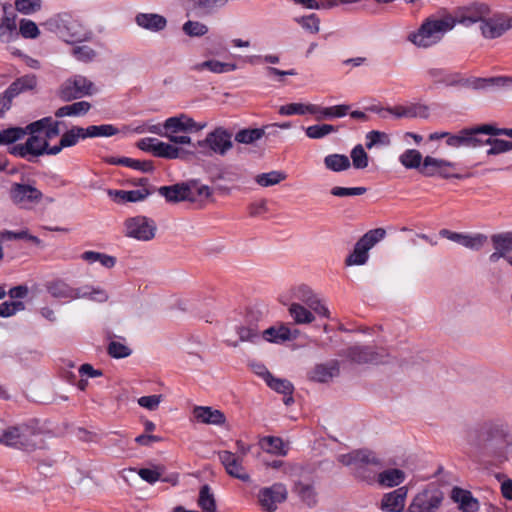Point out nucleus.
Masks as SVG:
<instances>
[{
	"mask_svg": "<svg viewBox=\"0 0 512 512\" xmlns=\"http://www.w3.org/2000/svg\"><path fill=\"white\" fill-rule=\"evenodd\" d=\"M47 139L40 138L38 135L29 136L25 143L15 144L8 148V152L16 157L23 158L28 162L34 163L39 156L45 155Z\"/></svg>",
	"mask_w": 512,
	"mask_h": 512,
	"instance_id": "11",
	"label": "nucleus"
},
{
	"mask_svg": "<svg viewBox=\"0 0 512 512\" xmlns=\"http://www.w3.org/2000/svg\"><path fill=\"white\" fill-rule=\"evenodd\" d=\"M36 85L37 79L33 74L17 78L3 93L0 94V105L9 110L15 97L26 91L33 90Z\"/></svg>",
	"mask_w": 512,
	"mask_h": 512,
	"instance_id": "18",
	"label": "nucleus"
},
{
	"mask_svg": "<svg viewBox=\"0 0 512 512\" xmlns=\"http://www.w3.org/2000/svg\"><path fill=\"white\" fill-rule=\"evenodd\" d=\"M443 499V492L430 485L414 496L406 512H435Z\"/></svg>",
	"mask_w": 512,
	"mask_h": 512,
	"instance_id": "9",
	"label": "nucleus"
},
{
	"mask_svg": "<svg viewBox=\"0 0 512 512\" xmlns=\"http://www.w3.org/2000/svg\"><path fill=\"white\" fill-rule=\"evenodd\" d=\"M467 455L476 461L507 460L512 450V427L501 421H488L467 433Z\"/></svg>",
	"mask_w": 512,
	"mask_h": 512,
	"instance_id": "1",
	"label": "nucleus"
},
{
	"mask_svg": "<svg viewBox=\"0 0 512 512\" xmlns=\"http://www.w3.org/2000/svg\"><path fill=\"white\" fill-rule=\"evenodd\" d=\"M24 137L25 132L22 130V127H9L2 129L0 130V146L14 144Z\"/></svg>",
	"mask_w": 512,
	"mask_h": 512,
	"instance_id": "56",
	"label": "nucleus"
},
{
	"mask_svg": "<svg viewBox=\"0 0 512 512\" xmlns=\"http://www.w3.org/2000/svg\"><path fill=\"white\" fill-rule=\"evenodd\" d=\"M186 187L189 190L187 191V201L189 202L203 203L212 195V190L209 186L195 180L186 182Z\"/></svg>",
	"mask_w": 512,
	"mask_h": 512,
	"instance_id": "34",
	"label": "nucleus"
},
{
	"mask_svg": "<svg viewBox=\"0 0 512 512\" xmlns=\"http://www.w3.org/2000/svg\"><path fill=\"white\" fill-rule=\"evenodd\" d=\"M455 163L437 159L431 156H426L423 159V164L420 172L428 177L440 176L442 178H460V175L454 172Z\"/></svg>",
	"mask_w": 512,
	"mask_h": 512,
	"instance_id": "20",
	"label": "nucleus"
},
{
	"mask_svg": "<svg viewBox=\"0 0 512 512\" xmlns=\"http://www.w3.org/2000/svg\"><path fill=\"white\" fill-rule=\"evenodd\" d=\"M455 27L452 15H432L426 18L420 27L408 35V40L420 48H429L439 43L444 35Z\"/></svg>",
	"mask_w": 512,
	"mask_h": 512,
	"instance_id": "2",
	"label": "nucleus"
},
{
	"mask_svg": "<svg viewBox=\"0 0 512 512\" xmlns=\"http://www.w3.org/2000/svg\"><path fill=\"white\" fill-rule=\"evenodd\" d=\"M292 296L297 301L305 304L319 316L330 318L329 309L322 303L321 299L308 285L302 284L293 288Z\"/></svg>",
	"mask_w": 512,
	"mask_h": 512,
	"instance_id": "19",
	"label": "nucleus"
},
{
	"mask_svg": "<svg viewBox=\"0 0 512 512\" xmlns=\"http://www.w3.org/2000/svg\"><path fill=\"white\" fill-rule=\"evenodd\" d=\"M37 435L34 429L27 424L8 426L0 429V444L7 447L33 452L36 449H42V446L36 441Z\"/></svg>",
	"mask_w": 512,
	"mask_h": 512,
	"instance_id": "5",
	"label": "nucleus"
},
{
	"mask_svg": "<svg viewBox=\"0 0 512 512\" xmlns=\"http://www.w3.org/2000/svg\"><path fill=\"white\" fill-rule=\"evenodd\" d=\"M107 163L129 167L142 172H152L154 170L152 161H142L129 157H110L107 159Z\"/></svg>",
	"mask_w": 512,
	"mask_h": 512,
	"instance_id": "36",
	"label": "nucleus"
},
{
	"mask_svg": "<svg viewBox=\"0 0 512 512\" xmlns=\"http://www.w3.org/2000/svg\"><path fill=\"white\" fill-rule=\"evenodd\" d=\"M217 455L229 476L243 482H248L250 480V476L243 466L244 458L237 456L235 453L228 450L219 451L217 452Z\"/></svg>",
	"mask_w": 512,
	"mask_h": 512,
	"instance_id": "21",
	"label": "nucleus"
},
{
	"mask_svg": "<svg viewBox=\"0 0 512 512\" xmlns=\"http://www.w3.org/2000/svg\"><path fill=\"white\" fill-rule=\"evenodd\" d=\"M491 242L494 250H499L507 256L508 253L512 252V233L504 232L493 234L491 236Z\"/></svg>",
	"mask_w": 512,
	"mask_h": 512,
	"instance_id": "51",
	"label": "nucleus"
},
{
	"mask_svg": "<svg viewBox=\"0 0 512 512\" xmlns=\"http://www.w3.org/2000/svg\"><path fill=\"white\" fill-rule=\"evenodd\" d=\"M287 178V175L283 171L273 170L267 173H262L256 176L255 181L262 187H269L279 184Z\"/></svg>",
	"mask_w": 512,
	"mask_h": 512,
	"instance_id": "52",
	"label": "nucleus"
},
{
	"mask_svg": "<svg viewBox=\"0 0 512 512\" xmlns=\"http://www.w3.org/2000/svg\"><path fill=\"white\" fill-rule=\"evenodd\" d=\"M324 164L327 169L334 172L347 170L351 163L349 158L343 154H329L324 158Z\"/></svg>",
	"mask_w": 512,
	"mask_h": 512,
	"instance_id": "48",
	"label": "nucleus"
},
{
	"mask_svg": "<svg viewBox=\"0 0 512 512\" xmlns=\"http://www.w3.org/2000/svg\"><path fill=\"white\" fill-rule=\"evenodd\" d=\"M426 76L434 84H443L447 87H466L474 90H486L493 88V85H503L507 80L503 78H466L460 72H453L444 68H430Z\"/></svg>",
	"mask_w": 512,
	"mask_h": 512,
	"instance_id": "3",
	"label": "nucleus"
},
{
	"mask_svg": "<svg viewBox=\"0 0 512 512\" xmlns=\"http://www.w3.org/2000/svg\"><path fill=\"white\" fill-rule=\"evenodd\" d=\"M85 128L79 126H73L71 129L67 130L62 134L60 140L62 142V146L65 148L75 146L80 139H86Z\"/></svg>",
	"mask_w": 512,
	"mask_h": 512,
	"instance_id": "50",
	"label": "nucleus"
},
{
	"mask_svg": "<svg viewBox=\"0 0 512 512\" xmlns=\"http://www.w3.org/2000/svg\"><path fill=\"white\" fill-rule=\"evenodd\" d=\"M263 338L269 342L281 343L290 340L291 329L286 325H280L279 327H270L266 329L263 334Z\"/></svg>",
	"mask_w": 512,
	"mask_h": 512,
	"instance_id": "44",
	"label": "nucleus"
},
{
	"mask_svg": "<svg viewBox=\"0 0 512 512\" xmlns=\"http://www.w3.org/2000/svg\"><path fill=\"white\" fill-rule=\"evenodd\" d=\"M91 108V104L87 101L74 102L70 105H65L58 108L55 116L58 118L65 116H82L85 115Z\"/></svg>",
	"mask_w": 512,
	"mask_h": 512,
	"instance_id": "43",
	"label": "nucleus"
},
{
	"mask_svg": "<svg viewBox=\"0 0 512 512\" xmlns=\"http://www.w3.org/2000/svg\"><path fill=\"white\" fill-rule=\"evenodd\" d=\"M349 109L350 106L346 104L335 105L331 107H320V110L317 113L320 114L318 119L344 117L348 114Z\"/></svg>",
	"mask_w": 512,
	"mask_h": 512,
	"instance_id": "62",
	"label": "nucleus"
},
{
	"mask_svg": "<svg viewBox=\"0 0 512 512\" xmlns=\"http://www.w3.org/2000/svg\"><path fill=\"white\" fill-rule=\"evenodd\" d=\"M154 156L165 159H178L184 157V151L169 143L158 140L154 148Z\"/></svg>",
	"mask_w": 512,
	"mask_h": 512,
	"instance_id": "45",
	"label": "nucleus"
},
{
	"mask_svg": "<svg viewBox=\"0 0 512 512\" xmlns=\"http://www.w3.org/2000/svg\"><path fill=\"white\" fill-rule=\"evenodd\" d=\"M313 310L306 308L299 302H293L289 305L288 312L296 324H310L315 320Z\"/></svg>",
	"mask_w": 512,
	"mask_h": 512,
	"instance_id": "39",
	"label": "nucleus"
},
{
	"mask_svg": "<svg viewBox=\"0 0 512 512\" xmlns=\"http://www.w3.org/2000/svg\"><path fill=\"white\" fill-rule=\"evenodd\" d=\"M204 126L205 124L199 125L186 114H180L179 116L166 119L163 124V129H165V133L176 134L179 132H187L193 130L199 131L203 129Z\"/></svg>",
	"mask_w": 512,
	"mask_h": 512,
	"instance_id": "25",
	"label": "nucleus"
},
{
	"mask_svg": "<svg viewBox=\"0 0 512 512\" xmlns=\"http://www.w3.org/2000/svg\"><path fill=\"white\" fill-rule=\"evenodd\" d=\"M191 69L196 72L208 70L215 74H222L235 71L237 69V65L235 63L221 62L215 59H210L193 65Z\"/></svg>",
	"mask_w": 512,
	"mask_h": 512,
	"instance_id": "33",
	"label": "nucleus"
},
{
	"mask_svg": "<svg viewBox=\"0 0 512 512\" xmlns=\"http://www.w3.org/2000/svg\"><path fill=\"white\" fill-rule=\"evenodd\" d=\"M334 132H337V127L330 124L312 125L305 128L306 136L310 139H321Z\"/></svg>",
	"mask_w": 512,
	"mask_h": 512,
	"instance_id": "59",
	"label": "nucleus"
},
{
	"mask_svg": "<svg viewBox=\"0 0 512 512\" xmlns=\"http://www.w3.org/2000/svg\"><path fill=\"white\" fill-rule=\"evenodd\" d=\"M483 145H490L487 155H498L512 150V141L498 138H487L483 140Z\"/></svg>",
	"mask_w": 512,
	"mask_h": 512,
	"instance_id": "55",
	"label": "nucleus"
},
{
	"mask_svg": "<svg viewBox=\"0 0 512 512\" xmlns=\"http://www.w3.org/2000/svg\"><path fill=\"white\" fill-rule=\"evenodd\" d=\"M36 85L37 79L33 74L17 78L3 93L0 94V105L9 110L15 97L26 91L33 90Z\"/></svg>",
	"mask_w": 512,
	"mask_h": 512,
	"instance_id": "17",
	"label": "nucleus"
},
{
	"mask_svg": "<svg viewBox=\"0 0 512 512\" xmlns=\"http://www.w3.org/2000/svg\"><path fill=\"white\" fill-rule=\"evenodd\" d=\"M135 22L143 29L159 32L167 26V20L164 16L155 13H139L135 17Z\"/></svg>",
	"mask_w": 512,
	"mask_h": 512,
	"instance_id": "30",
	"label": "nucleus"
},
{
	"mask_svg": "<svg viewBox=\"0 0 512 512\" xmlns=\"http://www.w3.org/2000/svg\"><path fill=\"white\" fill-rule=\"evenodd\" d=\"M339 374V367L337 362L330 365L320 364L315 366L311 371L310 378L313 381L325 383Z\"/></svg>",
	"mask_w": 512,
	"mask_h": 512,
	"instance_id": "40",
	"label": "nucleus"
},
{
	"mask_svg": "<svg viewBox=\"0 0 512 512\" xmlns=\"http://www.w3.org/2000/svg\"><path fill=\"white\" fill-rule=\"evenodd\" d=\"M10 197L16 204H37L43 198V193L30 184L13 183Z\"/></svg>",
	"mask_w": 512,
	"mask_h": 512,
	"instance_id": "23",
	"label": "nucleus"
},
{
	"mask_svg": "<svg viewBox=\"0 0 512 512\" xmlns=\"http://www.w3.org/2000/svg\"><path fill=\"white\" fill-rule=\"evenodd\" d=\"M439 235L472 250H480L488 240V237L482 233H457L447 229H442Z\"/></svg>",
	"mask_w": 512,
	"mask_h": 512,
	"instance_id": "24",
	"label": "nucleus"
},
{
	"mask_svg": "<svg viewBox=\"0 0 512 512\" xmlns=\"http://www.w3.org/2000/svg\"><path fill=\"white\" fill-rule=\"evenodd\" d=\"M156 226H126L124 234L140 241H148L155 237Z\"/></svg>",
	"mask_w": 512,
	"mask_h": 512,
	"instance_id": "46",
	"label": "nucleus"
},
{
	"mask_svg": "<svg viewBox=\"0 0 512 512\" xmlns=\"http://www.w3.org/2000/svg\"><path fill=\"white\" fill-rule=\"evenodd\" d=\"M295 21L311 34H317L320 30V18L315 13L296 18Z\"/></svg>",
	"mask_w": 512,
	"mask_h": 512,
	"instance_id": "61",
	"label": "nucleus"
},
{
	"mask_svg": "<svg viewBox=\"0 0 512 512\" xmlns=\"http://www.w3.org/2000/svg\"><path fill=\"white\" fill-rule=\"evenodd\" d=\"M193 415L198 422L205 424L221 425L226 421L225 415L220 410L208 406L195 407Z\"/></svg>",
	"mask_w": 512,
	"mask_h": 512,
	"instance_id": "31",
	"label": "nucleus"
},
{
	"mask_svg": "<svg viewBox=\"0 0 512 512\" xmlns=\"http://www.w3.org/2000/svg\"><path fill=\"white\" fill-rule=\"evenodd\" d=\"M2 9L4 15L0 23V40L9 43L18 35L16 25L17 15L12 11V5L9 3L3 4Z\"/></svg>",
	"mask_w": 512,
	"mask_h": 512,
	"instance_id": "26",
	"label": "nucleus"
},
{
	"mask_svg": "<svg viewBox=\"0 0 512 512\" xmlns=\"http://www.w3.org/2000/svg\"><path fill=\"white\" fill-rule=\"evenodd\" d=\"M109 194L113 196L114 200L117 203H127V202H138L144 200L149 194L150 191L143 187L142 189L137 190H115L110 191Z\"/></svg>",
	"mask_w": 512,
	"mask_h": 512,
	"instance_id": "37",
	"label": "nucleus"
},
{
	"mask_svg": "<svg viewBox=\"0 0 512 512\" xmlns=\"http://www.w3.org/2000/svg\"><path fill=\"white\" fill-rule=\"evenodd\" d=\"M87 138L111 137L118 133V129L111 124L91 125L85 128Z\"/></svg>",
	"mask_w": 512,
	"mask_h": 512,
	"instance_id": "54",
	"label": "nucleus"
},
{
	"mask_svg": "<svg viewBox=\"0 0 512 512\" xmlns=\"http://www.w3.org/2000/svg\"><path fill=\"white\" fill-rule=\"evenodd\" d=\"M292 492L295 493L308 507H313L317 503V493L311 483L297 481L294 483Z\"/></svg>",
	"mask_w": 512,
	"mask_h": 512,
	"instance_id": "35",
	"label": "nucleus"
},
{
	"mask_svg": "<svg viewBox=\"0 0 512 512\" xmlns=\"http://www.w3.org/2000/svg\"><path fill=\"white\" fill-rule=\"evenodd\" d=\"M490 14V7L484 3H472L468 6L460 7L452 15V19L456 23L469 27L473 24L480 23Z\"/></svg>",
	"mask_w": 512,
	"mask_h": 512,
	"instance_id": "14",
	"label": "nucleus"
},
{
	"mask_svg": "<svg viewBox=\"0 0 512 512\" xmlns=\"http://www.w3.org/2000/svg\"><path fill=\"white\" fill-rule=\"evenodd\" d=\"M483 128L484 124L470 128H464L460 130L457 134L450 133L449 139L446 140V144L453 148H476L479 146H483V139H481L480 137L481 134H484V132L482 131Z\"/></svg>",
	"mask_w": 512,
	"mask_h": 512,
	"instance_id": "16",
	"label": "nucleus"
},
{
	"mask_svg": "<svg viewBox=\"0 0 512 512\" xmlns=\"http://www.w3.org/2000/svg\"><path fill=\"white\" fill-rule=\"evenodd\" d=\"M320 106L315 104L289 103L280 106L278 112L283 116L317 114Z\"/></svg>",
	"mask_w": 512,
	"mask_h": 512,
	"instance_id": "38",
	"label": "nucleus"
},
{
	"mask_svg": "<svg viewBox=\"0 0 512 512\" xmlns=\"http://www.w3.org/2000/svg\"><path fill=\"white\" fill-rule=\"evenodd\" d=\"M343 357L355 364H379L384 361L386 352L370 345H353L343 350Z\"/></svg>",
	"mask_w": 512,
	"mask_h": 512,
	"instance_id": "8",
	"label": "nucleus"
},
{
	"mask_svg": "<svg viewBox=\"0 0 512 512\" xmlns=\"http://www.w3.org/2000/svg\"><path fill=\"white\" fill-rule=\"evenodd\" d=\"M408 489L405 486L399 487L392 492L383 495L380 508L385 512H401L405 507Z\"/></svg>",
	"mask_w": 512,
	"mask_h": 512,
	"instance_id": "27",
	"label": "nucleus"
},
{
	"mask_svg": "<svg viewBox=\"0 0 512 512\" xmlns=\"http://www.w3.org/2000/svg\"><path fill=\"white\" fill-rule=\"evenodd\" d=\"M266 126L262 128H251L239 130L235 135L238 143L252 144L266 135Z\"/></svg>",
	"mask_w": 512,
	"mask_h": 512,
	"instance_id": "49",
	"label": "nucleus"
},
{
	"mask_svg": "<svg viewBox=\"0 0 512 512\" xmlns=\"http://www.w3.org/2000/svg\"><path fill=\"white\" fill-rule=\"evenodd\" d=\"M288 496L287 488L282 483H274L269 487L261 488L258 492V501L267 512H274L278 505L285 502Z\"/></svg>",
	"mask_w": 512,
	"mask_h": 512,
	"instance_id": "15",
	"label": "nucleus"
},
{
	"mask_svg": "<svg viewBox=\"0 0 512 512\" xmlns=\"http://www.w3.org/2000/svg\"><path fill=\"white\" fill-rule=\"evenodd\" d=\"M94 91L93 82L82 75H75L62 84L60 97L65 101H71L86 95H92Z\"/></svg>",
	"mask_w": 512,
	"mask_h": 512,
	"instance_id": "12",
	"label": "nucleus"
},
{
	"mask_svg": "<svg viewBox=\"0 0 512 512\" xmlns=\"http://www.w3.org/2000/svg\"><path fill=\"white\" fill-rule=\"evenodd\" d=\"M187 191L189 190L186 187V182L176 183L170 186H162L158 189L159 194L170 203L187 201Z\"/></svg>",
	"mask_w": 512,
	"mask_h": 512,
	"instance_id": "32",
	"label": "nucleus"
},
{
	"mask_svg": "<svg viewBox=\"0 0 512 512\" xmlns=\"http://www.w3.org/2000/svg\"><path fill=\"white\" fill-rule=\"evenodd\" d=\"M198 505L206 512H214L216 503L209 485H203L199 492Z\"/></svg>",
	"mask_w": 512,
	"mask_h": 512,
	"instance_id": "58",
	"label": "nucleus"
},
{
	"mask_svg": "<svg viewBox=\"0 0 512 512\" xmlns=\"http://www.w3.org/2000/svg\"><path fill=\"white\" fill-rule=\"evenodd\" d=\"M339 462L352 468L353 475L367 483H373L378 477V470L382 467L380 459L374 452L367 449L354 450L338 457Z\"/></svg>",
	"mask_w": 512,
	"mask_h": 512,
	"instance_id": "4",
	"label": "nucleus"
},
{
	"mask_svg": "<svg viewBox=\"0 0 512 512\" xmlns=\"http://www.w3.org/2000/svg\"><path fill=\"white\" fill-rule=\"evenodd\" d=\"M386 235V231L378 227L365 233L355 244L352 253L345 259L347 266L364 265L368 258V252Z\"/></svg>",
	"mask_w": 512,
	"mask_h": 512,
	"instance_id": "7",
	"label": "nucleus"
},
{
	"mask_svg": "<svg viewBox=\"0 0 512 512\" xmlns=\"http://www.w3.org/2000/svg\"><path fill=\"white\" fill-rule=\"evenodd\" d=\"M81 259L92 264L99 262L105 268H113L116 264V258L104 253L95 251H85L81 254Z\"/></svg>",
	"mask_w": 512,
	"mask_h": 512,
	"instance_id": "47",
	"label": "nucleus"
},
{
	"mask_svg": "<svg viewBox=\"0 0 512 512\" xmlns=\"http://www.w3.org/2000/svg\"><path fill=\"white\" fill-rule=\"evenodd\" d=\"M370 111L377 113L380 117L386 118V114H391L395 118H428L429 107L421 103H406L403 105H395L393 107L372 106Z\"/></svg>",
	"mask_w": 512,
	"mask_h": 512,
	"instance_id": "10",
	"label": "nucleus"
},
{
	"mask_svg": "<svg viewBox=\"0 0 512 512\" xmlns=\"http://www.w3.org/2000/svg\"><path fill=\"white\" fill-rule=\"evenodd\" d=\"M261 446L268 453H272L275 455L285 456L287 454V450L285 449V445L281 438L275 436H267L264 437L261 442Z\"/></svg>",
	"mask_w": 512,
	"mask_h": 512,
	"instance_id": "53",
	"label": "nucleus"
},
{
	"mask_svg": "<svg viewBox=\"0 0 512 512\" xmlns=\"http://www.w3.org/2000/svg\"><path fill=\"white\" fill-rule=\"evenodd\" d=\"M89 299L94 302L104 303L109 299L107 291L99 286L83 285L78 287V299Z\"/></svg>",
	"mask_w": 512,
	"mask_h": 512,
	"instance_id": "41",
	"label": "nucleus"
},
{
	"mask_svg": "<svg viewBox=\"0 0 512 512\" xmlns=\"http://www.w3.org/2000/svg\"><path fill=\"white\" fill-rule=\"evenodd\" d=\"M451 498L459 504V509L462 512H477L479 510V501L468 490L454 487L451 492Z\"/></svg>",
	"mask_w": 512,
	"mask_h": 512,
	"instance_id": "29",
	"label": "nucleus"
},
{
	"mask_svg": "<svg viewBox=\"0 0 512 512\" xmlns=\"http://www.w3.org/2000/svg\"><path fill=\"white\" fill-rule=\"evenodd\" d=\"M351 159L356 169H364L368 166V155L361 144L356 145L352 149Z\"/></svg>",
	"mask_w": 512,
	"mask_h": 512,
	"instance_id": "64",
	"label": "nucleus"
},
{
	"mask_svg": "<svg viewBox=\"0 0 512 512\" xmlns=\"http://www.w3.org/2000/svg\"><path fill=\"white\" fill-rule=\"evenodd\" d=\"M41 0H15V9L23 15H31L41 9Z\"/></svg>",
	"mask_w": 512,
	"mask_h": 512,
	"instance_id": "63",
	"label": "nucleus"
},
{
	"mask_svg": "<svg viewBox=\"0 0 512 512\" xmlns=\"http://www.w3.org/2000/svg\"><path fill=\"white\" fill-rule=\"evenodd\" d=\"M400 162L404 167L408 169H421L423 164L422 154L418 150L408 149L400 156Z\"/></svg>",
	"mask_w": 512,
	"mask_h": 512,
	"instance_id": "57",
	"label": "nucleus"
},
{
	"mask_svg": "<svg viewBox=\"0 0 512 512\" xmlns=\"http://www.w3.org/2000/svg\"><path fill=\"white\" fill-rule=\"evenodd\" d=\"M266 384L277 393L283 395L292 394L294 391L293 384L289 380L276 378L273 375L266 381Z\"/></svg>",
	"mask_w": 512,
	"mask_h": 512,
	"instance_id": "60",
	"label": "nucleus"
},
{
	"mask_svg": "<svg viewBox=\"0 0 512 512\" xmlns=\"http://www.w3.org/2000/svg\"><path fill=\"white\" fill-rule=\"evenodd\" d=\"M405 480V473L397 468H391L380 472L377 481L381 486L394 487L398 486Z\"/></svg>",
	"mask_w": 512,
	"mask_h": 512,
	"instance_id": "42",
	"label": "nucleus"
},
{
	"mask_svg": "<svg viewBox=\"0 0 512 512\" xmlns=\"http://www.w3.org/2000/svg\"><path fill=\"white\" fill-rule=\"evenodd\" d=\"M510 29H512V17L500 13L493 15L490 13L480 24L481 34L486 39L499 38Z\"/></svg>",
	"mask_w": 512,
	"mask_h": 512,
	"instance_id": "13",
	"label": "nucleus"
},
{
	"mask_svg": "<svg viewBox=\"0 0 512 512\" xmlns=\"http://www.w3.org/2000/svg\"><path fill=\"white\" fill-rule=\"evenodd\" d=\"M231 137L232 134L230 132L219 127L210 132L205 140L198 141V146H208L214 153L224 155L232 147Z\"/></svg>",
	"mask_w": 512,
	"mask_h": 512,
	"instance_id": "22",
	"label": "nucleus"
},
{
	"mask_svg": "<svg viewBox=\"0 0 512 512\" xmlns=\"http://www.w3.org/2000/svg\"><path fill=\"white\" fill-rule=\"evenodd\" d=\"M47 292L55 299L70 302L78 299V288L70 286L61 279L50 281L46 284Z\"/></svg>",
	"mask_w": 512,
	"mask_h": 512,
	"instance_id": "28",
	"label": "nucleus"
},
{
	"mask_svg": "<svg viewBox=\"0 0 512 512\" xmlns=\"http://www.w3.org/2000/svg\"><path fill=\"white\" fill-rule=\"evenodd\" d=\"M56 27L59 36L67 43L90 41L93 36L91 30L69 14L58 15Z\"/></svg>",
	"mask_w": 512,
	"mask_h": 512,
	"instance_id": "6",
	"label": "nucleus"
}]
</instances>
